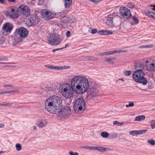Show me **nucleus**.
Instances as JSON below:
<instances>
[{"instance_id": "1", "label": "nucleus", "mask_w": 155, "mask_h": 155, "mask_svg": "<svg viewBox=\"0 0 155 155\" xmlns=\"http://www.w3.org/2000/svg\"><path fill=\"white\" fill-rule=\"evenodd\" d=\"M62 100L59 97L53 96L49 97L46 101L45 108L51 113L54 112L56 109L61 107Z\"/></svg>"}, {"instance_id": "2", "label": "nucleus", "mask_w": 155, "mask_h": 155, "mask_svg": "<svg viewBox=\"0 0 155 155\" xmlns=\"http://www.w3.org/2000/svg\"><path fill=\"white\" fill-rule=\"evenodd\" d=\"M145 73L143 71H137L134 72L132 78L134 81L143 85L147 84L148 81L145 77Z\"/></svg>"}, {"instance_id": "3", "label": "nucleus", "mask_w": 155, "mask_h": 155, "mask_svg": "<svg viewBox=\"0 0 155 155\" xmlns=\"http://www.w3.org/2000/svg\"><path fill=\"white\" fill-rule=\"evenodd\" d=\"M95 82L91 78H88V99H93L98 95V92L94 86Z\"/></svg>"}, {"instance_id": "4", "label": "nucleus", "mask_w": 155, "mask_h": 155, "mask_svg": "<svg viewBox=\"0 0 155 155\" xmlns=\"http://www.w3.org/2000/svg\"><path fill=\"white\" fill-rule=\"evenodd\" d=\"M52 114H58V116L61 117V119L62 120L63 119H66L70 116L71 113L70 107L68 106L64 107L62 109L59 107Z\"/></svg>"}, {"instance_id": "5", "label": "nucleus", "mask_w": 155, "mask_h": 155, "mask_svg": "<svg viewBox=\"0 0 155 155\" xmlns=\"http://www.w3.org/2000/svg\"><path fill=\"white\" fill-rule=\"evenodd\" d=\"M86 107L84 100L81 98H78L75 101L74 105V110L77 114H81L84 110Z\"/></svg>"}, {"instance_id": "6", "label": "nucleus", "mask_w": 155, "mask_h": 155, "mask_svg": "<svg viewBox=\"0 0 155 155\" xmlns=\"http://www.w3.org/2000/svg\"><path fill=\"white\" fill-rule=\"evenodd\" d=\"M87 82V80L84 77L81 76H77L72 79L71 81V87L74 89L76 85L77 84H81L84 82Z\"/></svg>"}, {"instance_id": "7", "label": "nucleus", "mask_w": 155, "mask_h": 155, "mask_svg": "<svg viewBox=\"0 0 155 155\" xmlns=\"http://www.w3.org/2000/svg\"><path fill=\"white\" fill-rule=\"evenodd\" d=\"M74 89L75 92L78 94H83L87 91V82H85L82 84H77Z\"/></svg>"}, {"instance_id": "8", "label": "nucleus", "mask_w": 155, "mask_h": 155, "mask_svg": "<svg viewBox=\"0 0 155 155\" xmlns=\"http://www.w3.org/2000/svg\"><path fill=\"white\" fill-rule=\"evenodd\" d=\"M119 12L120 16L124 18L129 19L131 17L130 10L126 7H120L119 8Z\"/></svg>"}, {"instance_id": "9", "label": "nucleus", "mask_w": 155, "mask_h": 155, "mask_svg": "<svg viewBox=\"0 0 155 155\" xmlns=\"http://www.w3.org/2000/svg\"><path fill=\"white\" fill-rule=\"evenodd\" d=\"M61 41V38L58 36L53 34L49 38L48 43L52 45H57L60 44Z\"/></svg>"}, {"instance_id": "10", "label": "nucleus", "mask_w": 155, "mask_h": 155, "mask_svg": "<svg viewBox=\"0 0 155 155\" xmlns=\"http://www.w3.org/2000/svg\"><path fill=\"white\" fill-rule=\"evenodd\" d=\"M62 95L67 98H70L73 96L74 93V88L70 87H66L63 89Z\"/></svg>"}, {"instance_id": "11", "label": "nucleus", "mask_w": 155, "mask_h": 155, "mask_svg": "<svg viewBox=\"0 0 155 155\" xmlns=\"http://www.w3.org/2000/svg\"><path fill=\"white\" fill-rule=\"evenodd\" d=\"M10 12L7 11L6 12V15L12 19L16 18L19 16V11L16 8L10 7L9 8Z\"/></svg>"}, {"instance_id": "12", "label": "nucleus", "mask_w": 155, "mask_h": 155, "mask_svg": "<svg viewBox=\"0 0 155 155\" xmlns=\"http://www.w3.org/2000/svg\"><path fill=\"white\" fill-rule=\"evenodd\" d=\"M56 15L55 12H50L45 10L41 12V16L45 20H48L51 18H54Z\"/></svg>"}, {"instance_id": "13", "label": "nucleus", "mask_w": 155, "mask_h": 155, "mask_svg": "<svg viewBox=\"0 0 155 155\" xmlns=\"http://www.w3.org/2000/svg\"><path fill=\"white\" fill-rule=\"evenodd\" d=\"M39 19L37 15H32L26 21L25 24L28 27L38 24Z\"/></svg>"}, {"instance_id": "14", "label": "nucleus", "mask_w": 155, "mask_h": 155, "mask_svg": "<svg viewBox=\"0 0 155 155\" xmlns=\"http://www.w3.org/2000/svg\"><path fill=\"white\" fill-rule=\"evenodd\" d=\"M13 28L12 25L9 23L4 24L2 29V33L5 35L9 34Z\"/></svg>"}, {"instance_id": "15", "label": "nucleus", "mask_w": 155, "mask_h": 155, "mask_svg": "<svg viewBox=\"0 0 155 155\" xmlns=\"http://www.w3.org/2000/svg\"><path fill=\"white\" fill-rule=\"evenodd\" d=\"M18 8L20 10L21 13L26 16L27 17L30 15V9L28 6L22 5L20 6Z\"/></svg>"}, {"instance_id": "16", "label": "nucleus", "mask_w": 155, "mask_h": 155, "mask_svg": "<svg viewBox=\"0 0 155 155\" xmlns=\"http://www.w3.org/2000/svg\"><path fill=\"white\" fill-rule=\"evenodd\" d=\"M146 69L150 72H155V60H154L151 62L148 61H146Z\"/></svg>"}, {"instance_id": "17", "label": "nucleus", "mask_w": 155, "mask_h": 155, "mask_svg": "<svg viewBox=\"0 0 155 155\" xmlns=\"http://www.w3.org/2000/svg\"><path fill=\"white\" fill-rule=\"evenodd\" d=\"M18 33L21 38H25L27 37L28 31L26 28L21 27L18 30Z\"/></svg>"}, {"instance_id": "18", "label": "nucleus", "mask_w": 155, "mask_h": 155, "mask_svg": "<svg viewBox=\"0 0 155 155\" xmlns=\"http://www.w3.org/2000/svg\"><path fill=\"white\" fill-rule=\"evenodd\" d=\"M147 131V130H135L130 131L129 134L133 136H135L138 135L143 134Z\"/></svg>"}, {"instance_id": "19", "label": "nucleus", "mask_w": 155, "mask_h": 155, "mask_svg": "<svg viewBox=\"0 0 155 155\" xmlns=\"http://www.w3.org/2000/svg\"><path fill=\"white\" fill-rule=\"evenodd\" d=\"M144 68V64L141 62H138L135 63V69L137 71H142Z\"/></svg>"}, {"instance_id": "20", "label": "nucleus", "mask_w": 155, "mask_h": 155, "mask_svg": "<svg viewBox=\"0 0 155 155\" xmlns=\"http://www.w3.org/2000/svg\"><path fill=\"white\" fill-rule=\"evenodd\" d=\"M113 18L111 15H109L108 16L105 23L109 27H111L113 25Z\"/></svg>"}, {"instance_id": "21", "label": "nucleus", "mask_w": 155, "mask_h": 155, "mask_svg": "<svg viewBox=\"0 0 155 155\" xmlns=\"http://www.w3.org/2000/svg\"><path fill=\"white\" fill-rule=\"evenodd\" d=\"M48 124V122L46 120H41L37 124L38 126L40 128L45 127Z\"/></svg>"}, {"instance_id": "22", "label": "nucleus", "mask_w": 155, "mask_h": 155, "mask_svg": "<svg viewBox=\"0 0 155 155\" xmlns=\"http://www.w3.org/2000/svg\"><path fill=\"white\" fill-rule=\"evenodd\" d=\"M109 150H111V149L107 147H102L96 146V150H98L102 152L103 151H105Z\"/></svg>"}, {"instance_id": "23", "label": "nucleus", "mask_w": 155, "mask_h": 155, "mask_svg": "<svg viewBox=\"0 0 155 155\" xmlns=\"http://www.w3.org/2000/svg\"><path fill=\"white\" fill-rule=\"evenodd\" d=\"M145 118V117L144 115H140L137 116L135 117L134 121L140 122Z\"/></svg>"}, {"instance_id": "24", "label": "nucleus", "mask_w": 155, "mask_h": 155, "mask_svg": "<svg viewBox=\"0 0 155 155\" xmlns=\"http://www.w3.org/2000/svg\"><path fill=\"white\" fill-rule=\"evenodd\" d=\"M64 6L66 8L69 7L72 3V0H64Z\"/></svg>"}, {"instance_id": "25", "label": "nucleus", "mask_w": 155, "mask_h": 155, "mask_svg": "<svg viewBox=\"0 0 155 155\" xmlns=\"http://www.w3.org/2000/svg\"><path fill=\"white\" fill-rule=\"evenodd\" d=\"M113 54V51H110L107 52H101L100 54H98V55H99L100 56H103L104 55H108L111 54Z\"/></svg>"}, {"instance_id": "26", "label": "nucleus", "mask_w": 155, "mask_h": 155, "mask_svg": "<svg viewBox=\"0 0 155 155\" xmlns=\"http://www.w3.org/2000/svg\"><path fill=\"white\" fill-rule=\"evenodd\" d=\"M146 15L149 17L155 19V12H148L146 13Z\"/></svg>"}, {"instance_id": "27", "label": "nucleus", "mask_w": 155, "mask_h": 155, "mask_svg": "<svg viewBox=\"0 0 155 155\" xmlns=\"http://www.w3.org/2000/svg\"><path fill=\"white\" fill-rule=\"evenodd\" d=\"M76 21L75 17L73 16H68V22L70 23H74Z\"/></svg>"}, {"instance_id": "28", "label": "nucleus", "mask_w": 155, "mask_h": 155, "mask_svg": "<svg viewBox=\"0 0 155 155\" xmlns=\"http://www.w3.org/2000/svg\"><path fill=\"white\" fill-rule=\"evenodd\" d=\"M2 103H0V106H11L12 103H10L9 102L7 103L6 102H2Z\"/></svg>"}, {"instance_id": "29", "label": "nucleus", "mask_w": 155, "mask_h": 155, "mask_svg": "<svg viewBox=\"0 0 155 155\" xmlns=\"http://www.w3.org/2000/svg\"><path fill=\"white\" fill-rule=\"evenodd\" d=\"M124 80L122 78H119L116 81L117 84L120 85H122L124 84Z\"/></svg>"}, {"instance_id": "30", "label": "nucleus", "mask_w": 155, "mask_h": 155, "mask_svg": "<svg viewBox=\"0 0 155 155\" xmlns=\"http://www.w3.org/2000/svg\"><path fill=\"white\" fill-rule=\"evenodd\" d=\"M68 16H64L62 17L61 18V22L64 23H68Z\"/></svg>"}, {"instance_id": "31", "label": "nucleus", "mask_w": 155, "mask_h": 155, "mask_svg": "<svg viewBox=\"0 0 155 155\" xmlns=\"http://www.w3.org/2000/svg\"><path fill=\"white\" fill-rule=\"evenodd\" d=\"M89 32L91 34H95L97 32V30L96 28L92 29L91 28H90L88 29Z\"/></svg>"}, {"instance_id": "32", "label": "nucleus", "mask_w": 155, "mask_h": 155, "mask_svg": "<svg viewBox=\"0 0 155 155\" xmlns=\"http://www.w3.org/2000/svg\"><path fill=\"white\" fill-rule=\"evenodd\" d=\"M101 136L103 138H107L109 136V134L106 132H102L101 134Z\"/></svg>"}, {"instance_id": "33", "label": "nucleus", "mask_w": 155, "mask_h": 155, "mask_svg": "<svg viewBox=\"0 0 155 155\" xmlns=\"http://www.w3.org/2000/svg\"><path fill=\"white\" fill-rule=\"evenodd\" d=\"M132 72L130 71H125L124 73V74L126 76H129L131 74Z\"/></svg>"}, {"instance_id": "34", "label": "nucleus", "mask_w": 155, "mask_h": 155, "mask_svg": "<svg viewBox=\"0 0 155 155\" xmlns=\"http://www.w3.org/2000/svg\"><path fill=\"white\" fill-rule=\"evenodd\" d=\"M15 147L16 150L18 151L22 149L21 144L19 143L16 144Z\"/></svg>"}, {"instance_id": "35", "label": "nucleus", "mask_w": 155, "mask_h": 155, "mask_svg": "<svg viewBox=\"0 0 155 155\" xmlns=\"http://www.w3.org/2000/svg\"><path fill=\"white\" fill-rule=\"evenodd\" d=\"M113 54L115 53H120L127 52L126 51H123L122 50L113 51Z\"/></svg>"}, {"instance_id": "36", "label": "nucleus", "mask_w": 155, "mask_h": 155, "mask_svg": "<svg viewBox=\"0 0 155 155\" xmlns=\"http://www.w3.org/2000/svg\"><path fill=\"white\" fill-rule=\"evenodd\" d=\"M132 19L134 21V24H137L139 22L138 19L135 16H133L132 17Z\"/></svg>"}, {"instance_id": "37", "label": "nucleus", "mask_w": 155, "mask_h": 155, "mask_svg": "<svg viewBox=\"0 0 155 155\" xmlns=\"http://www.w3.org/2000/svg\"><path fill=\"white\" fill-rule=\"evenodd\" d=\"M127 6L128 7L131 8H134V4L132 2H129L128 3Z\"/></svg>"}, {"instance_id": "38", "label": "nucleus", "mask_w": 155, "mask_h": 155, "mask_svg": "<svg viewBox=\"0 0 155 155\" xmlns=\"http://www.w3.org/2000/svg\"><path fill=\"white\" fill-rule=\"evenodd\" d=\"M147 142L152 145L153 146L155 145V141L153 139L148 140Z\"/></svg>"}, {"instance_id": "39", "label": "nucleus", "mask_w": 155, "mask_h": 155, "mask_svg": "<svg viewBox=\"0 0 155 155\" xmlns=\"http://www.w3.org/2000/svg\"><path fill=\"white\" fill-rule=\"evenodd\" d=\"M5 42V38L2 36L0 35V45H2Z\"/></svg>"}, {"instance_id": "40", "label": "nucleus", "mask_w": 155, "mask_h": 155, "mask_svg": "<svg viewBox=\"0 0 155 155\" xmlns=\"http://www.w3.org/2000/svg\"><path fill=\"white\" fill-rule=\"evenodd\" d=\"M105 31L104 35H112L113 34V33L112 31L108 30H105Z\"/></svg>"}, {"instance_id": "41", "label": "nucleus", "mask_w": 155, "mask_h": 155, "mask_svg": "<svg viewBox=\"0 0 155 155\" xmlns=\"http://www.w3.org/2000/svg\"><path fill=\"white\" fill-rule=\"evenodd\" d=\"M134 106V104L133 102H130L128 104H127L126 105V107L128 108L129 107H132Z\"/></svg>"}, {"instance_id": "42", "label": "nucleus", "mask_w": 155, "mask_h": 155, "mask_svg": "<svg viewBox=\"0 0 155 155\" xmlns=\"http://www.w3.org/2000/svg\"><path fill=\"white\" fill-rule=\"evenodd\" d=\"M105 31V30H100L97 31V33L101 35H104Z\"/></svg>"}, {"instance_id": "43", "label": "nucleus", "mask_w": 155, "mask_h": 155, "mask_svg": "<svg viewBox=\"0 0 155 155\" xmlns=\"http://www.w3.org/2000/svg\"><path fill=\"white\" fill-rule=\"evenodd\" d=\"M150 47L149 45H141V46H140L139 48H149Z\"/></svg>"}, {"instance_id": "44", "label": "nucleus", "mask_w": 155, "mask_h": 155, "mask_svg": "<svg viewBox=\"0 0 155 155\" xmlns=\"http://www.w3.org/2000/svg\"><path fill=\"white\" fill-rule=\"evenodd\" d=\"M88 149L91 150H96V146H88Z\"/></svg>"}, {"instance_id": "45", "label": "nucleus", "mask_w": 155, "mask_h": 155, "mask_svg": "<svg viewBox=\"0 0 155 155\" xmlns=\"http://www.w3.org/2000/svg\"><path fill=\"white\" fill-rule=\"evenodd\" d=\"M18 91H17L12 90L9 91H5V94H9L13 92H17Z\"/></svg>"}, {"instance_id": "46", "label": "nucleus", "mask_w": 155, "mask_h": 155, "mask_svg": "<svg viewBox=\"0 0 155 155\" xmlns=\"http://www.w3.org/2000/svg\"><path fill=\"white\" fill-rule=\"evenodd\" d=\"M70 155H79V154L77 152H74L73 151H71L69 152Z\"/></svg>"}, {"instance_id": "47", "label": "nucleus", "mask_w": 155, "mask_h": 155, "mask_svg": "<svg viewBox=\"0 0 155 155\" xmlns=\"http://www.w3.org/2000/svg\"><path fill=\"white\" fill-rule=\"evenodd\" d=\"M116 58H108L106 60V61H107L110 62L112 61L115 60Z\"/></svg>"}, {"instance_id": "48", "label": "nucleus", "mask_w": 155, "mask_h": 155, "mask_svg": "<svg viewBox=\"0 0 155 155\" xmlns=\"http://www.w3.org/2000/svg\"><path fill=\"white\" fill-rule=\"evenodd\" d=\"M119 26H114L112 27L113 31H117L118 29H119Z\"/></svg>"}, {"instance_id": "49", "label": "nucleus", "mask_w": 155, "mask_h": 155, "mask_svg": "<svg viewBox=\"0 0 155 155\" xmlns=\"http://www.w3.org/2000/svg\"><path fill=\"white\" fill-rule=\"evenodd\" d=\"M90 1L94 3H98L102 1V0H89Z\"/></svg>"}, {"instance_id": "50", "label": "nucleus", "mask_w": 155, "mask_h": 155, "mask_svg": "<svg viewBox=\"0 0 155 155\" xmlns=\"http://www.w3.org/2000/svg\"><path fill=\"white\" fill-rule=\"evenodd\" d=\"M7 60L8 59L5 57H2L0 58V61H7Z\"/></svg>"}, {"instance_id": "51", "label": "nucleus", "mask_w": 155, "mask_h": 155, "mask_svg": "<svg viewBox=\"0 0 155 155\" xmlns=\"http://www.w3.org/2000/svg\"><path fill=\"white\" fill-rule=\"evenodd\" d=\"M13 86V85L12 84H4L3 85V87H12Z\"/></svg>"}, {"instance_id": "52", "label": "nucleus", "mask_w": 155, "mask_h": 155, "mask_svg": "<svg viewBox=\"0 0 155 155\" xmlns=\"http://www.w3.org/2000/svg\"><path fill=\"white\" fill-rule=\"evenodd\" d=\"M0 3L2 5H5L6 4V2L5 0H0Z\"/></svg>"}, {"instance_id": "53", "label": "nucleus", "mask_w": 155, "mask_h": 155, "mask_svg": "<svg viewBox=\"0 0 155 155\" xmlns=\"http://www.w3.org/2000/svg\"><path fill=\"white\" fill-rule=\"evenodd\" d=\"M66 35L68 37L71 36V33L70 31H67L66 33Z\"/></svg>"}, {"instance_id": "54", "label": "nucleus", "mask_w": 155, "mask_h": 155, "mask_svg": "<svg viewBox=\"0 0 155 155\" xmlns=\"http://www.w3.org/2000/svg\"><path fill=\"white\" fill-rule=\"evenodd\" d=\"M63 67V68H61V69H68V68H70V67L69 66H63L62 67Z\"/></svg>"}, {"instance_id": "55", "label": "nucleus", "mask_w": 155, "mask_h": 155, "mask_svg": "<svg viewBox=\"0 0 155 155\" xmlns=\"http://www.w3.org/2000/svg\"><path fill=\"white\" fill-rule=\"evenodd\" d=\"M150 6L153 7V8H151V9L153 11H154L155 10V5H151Z\"/></svg>"}, {"instance_id": "56", "label": "nucleus", "mask_w": 155, "mask_h": 155, "mask_svg": "<svg viewBox=\"0 0 155 155\" xmlns=\"http://www.w3.org/2000/svg\"><path fill=\"white\" fill-rule=\"evenodd\" d=\"M46 67L50 69H53V66L51 65H47Z\"/></svg>"}, {"instance_id": "57", "label": "nucleus", "mask_w": 155, "mask_h": 155, "mask_svg": "<svg viewBox=\"0 0 155 155\" xmlns=\"http://www.w3.org/2000/svg\"><path fill=\"white\" fill-rule=\"evenodd\" d=\"M53 69L55 70H59L60 68L57 66H53Z\"/></svg>"}, {"instance_id": "58", "label": "nucleus", "mask_w": 155, "mask_h": 155, "mask_svg": "<svg viewBox=\"0 0 155 155\" xmlns=\"http://www.w3.org/2000/svg\"><path fill=\"white\" fill-rule=\"evenodd\" d=\"M151 124H153L155 125V120H152L150 122Z\"/></svg>"}, {"instance_id": "59", "label": "nucleus", "mask_w": 155, "mask_h": 155, "mask_svg": "<svg viewBox=\"0 0 155 155\" xmlns=\"http://www.w3.org/2000/svg\"><path fill=\"white\" fill-rule=\"evenodd\" d=\"M155 125H154L153 124H151V127L152 128V129H153L154 128H155Z\"/></svg>"}, {"instance_id": "60", "label": "nucleus", "mask_w": 155, "mask_h": 155, "mask_svg": "<svg viewBox=\"0 0 155 155\" xmlns=\"http://www.w3.org/2000/svg\"><path fill=\"white\" fill-rule=\"evenodd\" d=\"M118 123V122L117 121H114V122H113V124L114 125H115L116 124L117 125Z\"/></svg>"}, {"instance_id": "61", "label": "nucleus", "mask_w": 155, "mask_h": 155, "mask_svg": "<svg viewBox=\"0 0 155 155\" xmlns=\"http://www.w3.org/2000/svg\"><path fill=\"white\" fill-rule=\"evenodd\" d=\"M64 49V48H58L56 49L55 50H56V51H58L61 50H62V49Z\"/></svg>"}, {"instance_id": "62", "label": "nucleus", "mask_w": 155, "mask_h": 155, "mask_svg": "<svg viewBox=\"0 0 155 155\" xmlns=\"http://www.w3.org/2000/svg\"><path fill=\"white\" fill-rule=\"evenodd\" d=\"M5 94V91H2L0 92V95Z\"/></svg>"}, {"instance_id": "63", "label": "nucleus", "mask_w": 155, "mask_h": 155, "mask_svg": "<svg viewBox=\"0 0 155 155\" xmlns=\"http://www.w3.org/2000/svg\"><path fill=\"white\" fill-rule=\"evenodd\" d=\"M123 125V124L121 123H119L118 122L117 125L119 126H121Z\"/></svg>"}, {"instance_id": "64", "label": "nucleus", "mask_w": 155, "mask_h": 155, "mask_svg": "<svg viewBox=\"0 0 155 155\" xmlns=\"http://www.w3.org/2000/svg\"><path fill=\"white\" fill-rule=\"evenodd\" d=\"M4 126L3 124H0V127H3Z\"/></svg>"}]
</instances>
